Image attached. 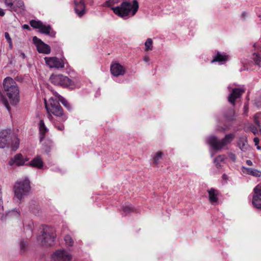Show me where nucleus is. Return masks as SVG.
Masks as SVG:
<instances>
[{
    "label": "nucleus",
    "mask_w": 261,
    "mask_h": 261,
    "mask_svg": "<svg viewBox=\"0 0 261 261\" xmlns=\"http://www.w3.org/2000/svg\"><path fill=\"white\" fill-rule=\"evenodd\" d=\"M19 145V140L11 129H4L0 132V148L10 147L16 150Z\"/></svg>",
    "instance_id": "1"
},
{
    "label": "nucleus",
    "mask_w": 261,
    "mask_h": 261,
    "mask_svg": "<svg viewBox=\"0 0 261 261\" xmlns=\"http://www.w3.org/2000/svg\"><path fill=\"white\" fill-rule=\"evenodd\" d=\"M4 91L13 105H16L19 101V90L16 83L10 77H7L3 81Z\"/></svg>",
    "instance_id": "2"
},
{
    "label": "nucleus",
    "mask_w": 261,
    "mask_h": 261,
    "mask_svg": "<svg viewBox=\"0 0 261 261\" xmlns=\"http://www.w3.org/2000/svg\"><path fill=\"white\" fill-rule=\"evenodd\" d=\"M139 8L138 2L137 0L133 1V4L128 2H123L120 6L116 7H111L113 12L118 16L126 18L131 13L134 16L137 12Z\"/></svg>",
    "instance_id": "3"
},
{
    "label": "nucleus",
    "mask_w": 261,
    "mask_h": 261,
    "mask_svg": "<svg viewBox=\"0 0 261 261\" xmlns=\"http://www.w3.org/2000/svg\"><path fill=\"white\" fill-rule=\"evenodd\" d=\"M49 101L48 105L46 103V101H45V108L48 113V118L51 121L53 119L51 114H53L56 117H59L62 122L65 121L67 117L64 113L59 102L53 98H50Z\"/></svg>",
    "instance_id": "4"
},
{
    "label": "nucleus",
    "mask_w": 261,
    "mask_h": 261,
    "mask_svg": "<svg viewBox=\"0 0 261 261\" xmlns=\"http://www.w3.org/2000/svg\"><path fill=\"white\" fill-rule=\"evenodd\" d=\"M13 190L14 197L17 198L20 203L31 190L30 180L28 178H25L16 181L14 186Z\"/></svg>",
    "instance_id": "5"
},
{
    "label": "nucleus",
    "mask_w": 261,
    "mask_h": 261,
    "mask_svg": "<svg viewBox=\"0 0 261 261\" xmlns=\"http://www.w3.org/2000/svg\"><path fill=\"white\" fill-rule=\"evenodd\" d=\"M41 234L37 237V241L43 246H51L56 238L55 229L48 226H43Z\"/></svg>",
    "instance_id": "6"
},
{
    "label": "nucleus",
    "mask_w": 261,
    "mask_h": 261,
    "mask_svg": "<svg viewBox=\"0 0 261 261\" xmlns=\"http://www.w3.org/2000/svg\"><path fill=\"white\" fill-rule=\"evenodd\" d=\"M234 134L230 133L225 135L223 139L220 140L217 137L212 136L208 138L207 143L211 145L213 150L218 151L230 144L234 139Z\"/></svg>",
    "instance_id": "7"
},
{
    "label": "nucleus",
    "mask_w": 261,
    "mask_h": 261,
    "mask_svg": "<svg viewBox=\"0 0 261 261\" xmlns=\"http://www.w3.org/2000/svg\"><path fill=\"white\" fill-rule=\"evenodd\" d=\"M44 60L46 64L50 68H63L66 60L65 58L59 59L56 57H45Z\"/></svg>",
    "instance_id": "8"
},
{
    "label": "nucleus",
    "mask_w": 261,
    "mask_h": 261,
    "mask_svg": "<svg viewBox=\"0 0 261 261\" xmlns=\"http://www.w3.org/2000/svg\"><path fill=\"white\" fill-rule=\"evenodd\" d=\"M51 257L54 261H70L72 258L71 254L64 249L56 250L53 253Z\"/></svg>",
    "instance_id": "9"
},
{
    "label": "nucleus",
    "mask_w": 261,
    "mask_h": 261,
    "mask_svg": "<svg viewBox=\"0 0 261 261\" xmlns=\"http://www.w3.org/2000/svg\"><path fill=\"white\" fill-rule=\"evenodd\" d=\"M33 41L36 46L37 51L39 53L46 55L50 54L51 49L49 45L44 43L36 36L33 37Z\"/></svg>",
    "instance_id": "10"
},
{
    "label": "nucleus",
    "mask_w": 261,
    "mask_h": 261,
    "mask_svg": "<svg viewBox=\"0 0 261 261\" xmlns=\"http://www.w3.org/2000/svg\"><path fill=\"white\" fill-rule=\"evenodd\" d=\"M244 87L232 88V91L228 96V101L233 106L235 105L236 100L240 98L245 92Z\"/></svg>",
    "instance_id": "11"
},
{
    "label": "nucleus",
    "mask_w": 261,
    "mask_h": 261,
    "mask_svg": "<svg viewBox=\"0 0 261 261\" xmlns=\"http://www.w3.org/2000/svg\"><path fill=\"white\" fill-rule=\"evenodd\" d=\"M28 160L29 159L28 158H24L21 153H17L13 158H11L10 159L8 165L11 166L13 165L17 166H23Z\"/></svg>",
    "instance_id": "12"
},
{
    "label": "nucleus",
    "mask_w": 261,
    "mask_h": 261,
    "mask_svg": "<svg viewBox=\"0 0 261 261\" xmlns=\"http://www.w3.org/2000/svg\"><path fill=\"white\" fill-rule=\"evenodd\" d=\"M252 204L258 209L261 210V185H258L254 188Z\"/></svg>",
    "instance_id": "13"
},
{
    "label": "nucleus",
    "mask_w": 261,
    "mask_h": 261,
    "mask_svg": "<svg viewBox=\"0 0 261 261\" xmlns=\"http://www.w3.org/2000/svg\"><path fill=\"white\" fill-rule=\"evenodd\" d=\"M74 4L75 13L79 17H82L86 12V6L84 0H80L79 2L74 0Z\"/></svg>",
    "instance_id": "14"
},
{
    "label": "nucleus",
    "mask_w": 261,
    "mask_h": 261,
    "mask_svg": "<svg viewBox=\"0 0 261 261\" xmlns=\"http://www.w3.org/2000/svg\"><path fill=\"white\" fill-rule=\"evenodd\" d=\"M253 46L255 51L252 54L251 59L255 65L259 66L261 62V47L257 43H254Z\"/></svg>",
    "instance_id": "15"
},
{
    "label": "nucleus",
    "mask_w": 261,
    "mask_h": 261,
    "mask_svg": "<svg viewBox=\"0 0 261 261\" xmlns=\"http://www.w3.org/2000/svg\"><path fill=\"white\" fill-rule=\"evenodd\" d=\"M110 70L112 74L115 76L123 75L125 72L124 67L117 63L111 65Z\"/></svg>",
    "instance_id": "16"
},
{
    "label": "nucleus",
    "mask_w": 261,
    "mask_h": 261,
    "mask_svg": "<svg viewBox=\"0 0 261 261\" xmlns=\"http://www.w3.org/2000/svg\"><path fill=\"white\" fill-rule=\"evenodd\" d=\"M61 79L60 86L72 89L75 88V84L72 80L62 74Z\"/></svg>",
    "instance_id": "17"
},
{
    "label": "nucleus",
    "mask_w": 261,
    "mask_h": 261,
    "mask_svg": "<svg viewBox=\"0 0 261 261\" xmlns=\"http://www.w3.org/2000/svg\"><path fill=\"white\" fill-rule=\"evenodd\" d=\"M30 166L35 167L38 169H41L43 166V162L40 156L37 155L29 163Z\"/></svg>",
    "instance_id": "18"
},
{
    "label": "nucleus",
    "mask_w": 261,
    "mask_h": 261,
    "mask_svg": "<svg viewBox=\"0 0 261 261\" xmlns=\"http://www.w3.org/2000/svg\"><path fill=\"white\" fill-rule=\"evenodd\" d=\"M39 31L41 33L49 35L51 37H54L56 35V32L52 30L49 25H45L42 24Z\"/></svg>",
    "instance_id": "19"
},
{
    "label": "nucleus",
    "mask_w": 261,
    "mask_h": 261,
    "mask_svg": "<svg viewBox=\"0 0 261 261\" xmlns=\"http://www.w3.org/2000/svg\"><path fill=\"white\" fill-rule=\"evenodd\" d=\"M39 128L40 132V141H41L44 138L45 135L48 131V129L45 125L43 120H41L39 122Z\"/></svg>",
    "instance_id": "20"
},
{
    "label": "nucleus",
    "mask_w": 261,
    "mask_h": 261,
    "mask_svg": "<svg viewBox=\"0 0 261 261\" xmlns=\"http://www.w3.org/2000/svg\"><path fill=\"white\" fill-rule=\"evenodd\" d=\"M228 58V55L225 54H221L220 52L218 51L217 54L214 56V58L212 61V62H225L227 60Z\"/></svg>",
    "instance_id": "21"
},
{
    "label": "nucleus",
    "mask_w": 261,
    "mask_h": 261,
    "mask_svg": "<svg viewBox=\"0 0 261 261\" xmlns=\"http://www.w3.org/2000/svg\"><path fill=\"white\" fill-rule=\"evenodd\" d=\"M238 146L242 151H246L248 147L247 139L244 137H240L238 141Z\"/></svg>",
    "instance_id": "22"
},
{
    "label": "nucleus",
    "mask_w": 261,
    "mask_h": 261,
    "mask_svg": "<svg viewBox=\"0 0 261 261\" xmlns=\"http://www.w3.org/2000/svg\"><path fill=\"white\" fill-rule=\"evenodd\" d=\"M209 200L211 202H216L218 201L217 191L213 188L208 191Z\"/></svg>",
    "instance_id": "23"
},
{
    "label": "nucleus",
    "mask_w": 261,
    "mask_h": 261,
    "mask_svg": "<svg viewBox=\"0 0 261 261\" xmlns=\"http://www.w3.org/2000/svg\"><path fill=\"white\" fill-rule=\"evenodd\" d=\"M13 4V8H12V11H16L17 9H20L22 10H24V5L22 0H14Z\"/></svg>",
    "instance_id": "24"
},
{
    "label": "nucleus",
    "mask_w": 261,
    "mask_h": 261,
    "mask_svg": "<svg viewBox=\"0 0 261 261\" xmlns=\"http://www.w3.org/2000/svg\"><path fill=\"white\" fill-rule=\"evenodd\" d=\"M30 210L31 212L35 215H38L39 213V206L36 204V202L35 201H31L30 203L29 206Z\"/></svg>",
    "instance_id": "25"
},
{
    "label": "nucleus",
    "mask_w": 261,
    "mask_h": 261,
    "mask_svg": "<svg viewBox=\"0 0 261 261\" xmlns=\"http://www.w3.org/2000/svg\"><path fill=\"white\" fill-rule=\"evenodd\" d=\"M62 74L52 75L50 77L51 82L56 85L60 86Z\"/></svg>",
    "instance_id": "26"
},
{
    "label": "nucleus",
    "mask_w": 261,
    "mask_h": 261,
    "mask_svg": "<svg viewBox=\"0 0 261 261\" xmlns=\"http://www.w3.org/2000/svg\"><path fill=\"white\" fill-rule=\"evenodd\" d=\"M2 188L0 185V219H3L5 217V214L4 212L3 201Z\"/></svg>",
    "instance_id": "27"
},
{
    "label": "nucleus",
    "mask_w": 261,
    "mask_h": 261,
    "mask_svg": "<svg viewBox=\"0 0 261 261\" xmlns=\"http://www.w3.org/2000/svg\"><path fill=\"white\" fill-rule=\"evenodd\" d=\"M122 209L125 215L134 212V208L131 204H126L122 206Z\"/></svg>",
    "instance_id": "28"
},
{
    "label": "nucleus",
    "mask_w": 261,
    "mask_h": 261,
    "mask_svg": "<svg viewBox=\"0 0 261 261\" xmlns=\"http://www.w3.org/2000/svg\"><path fill=\"white\" fill-rule=\"evenodd\" d=\"M163 155V153L161 151H158L155 154L153 158V164L156 166H158L160 161L162 159Z\"/></svg>",
    "instance_id": "29"
},
{
    "label": "nucleus",
    "mask_w": 261,
    "mask_h": 261,
    "mask_svg": "<svg viewBox=\"0 0 261 261\" xmlns=\"http://www.w3.org/2000/svg\"><path fill=\"white\" fill-rule=\"evenodd\" d=\"M120 1L121 0H108L103 4L102 6L111 8L113 7V5L118 4Z\"/></svg>",
    "instance_id": "30"
},
{
    "label": "nucleus",
    "mask_w": 261,
    "mask_h": 261,
    "mask_svg": "<svg viewBox=\"0 0 261 261\" xmlns=\"http://www.w3.org/2000/svg\"><path fill=\"white\" fill-rule=\"evenodd\" d=\"M43 23L40 20H31L30 22L31 26L35 29H40Z\"/></svg>",
    "instance_id": "31"
},
{
    "label": "nucleus",
    "mask_w": 261,
    "mask_h": 261,
    "mask_svg": "<svg viewBox=\"0 0 261 261\" xmlns=\"http://www.w3.org/2000/svg\"><path fill=\"white\" fill-rule=\"evenodd\" d=\"M246 170H247L248 174H249L250 175H253V176H254L256 177H258V176H260L259 172L256 169H255L253 168H246Z\"/></svg>",
    "instance_id": "32"
},
{
    "label": "nucleus",
    "mask_w": 261,
    "mask_h": 261,
    "mask_svg": "<svg viewBox=\"0 0 261 261\" xmlns=\"http://www.w3.org/2000/svg\"><path fill=\"white\" fill-rule=\"evenodd\" d=\"M59 96L60 97L59 99L61 101V103L64 106L65 108H67V110L70 111L72 108L70 103L68 102V101L63 97H61L60 95H59Z\"/></svg>",
    "instance_id": "33"
},
{
    "label": "nucleus",
    "mask_w": 261,
    "mask_h": 261,
    "mask_svg": "<svg viewBox=\"0 0 261 261\" xmlns=\"http://www.w3.org/2000/svg\"><path fill=\"white\" fill-rule=\"evenodd\" d=\"M28 242L24 240H21L20 242V252L21 253H23L25 252L27 249V247L28 246Z\"/></svg>",
    "instance_id": "34"
},
{
    "label": "nucleus",
    "mask_w": 261,
    "mask_h": 261,
    "mask_svg": "<svg viewBox=\"0 0 261 261\" xmlns=\"http://www.w3.org/2000/svg\"><path fill=\"white\" fill-rule=\"evenodd\" d=\"M64 241L66 244L69 247H71L73 245V241L69 235H66L64 238Z\"/></svg>",
    "instance_id": "35"
},
{
    "label": "nucleus",
    "mask_w": 261,
    "mask_h": 261,
    "mask_svg": "<svg viewBox=\"0 0 261 261\" xmlns=\"http://www.w3.org/2000/svg\"><path fill=\"white\" fill-rule=\"evenodd\" d=\"M145 50H152V40L151 38H148L145 43Z\"/></svg>",
    "instance_id": "36"
},
{
    "label": "nucleus",
    "mask_w": 261,
    "mask_h": 261,
    "mask_svg": "<svg viewBox=\"0 0 261 261\" xmlns=\"http://www.w3.org/2000/svg\"><path fill=\"white\" fill-rule=\"evenodd\" d=\"M224 160V156L223 155H218L215 160L214 162L217 167L219 168L220 167V165L219 162H222Z\"/></svg>",
    "instance_id": "37"
},
{
    "label": "nucleus",
    "mask_w": 261,
    "mask_h": 261,
    "mask_svg": "<svg viewBox=\"0 0 261 261\" xmlns=\"http://www.w3.org/2000/svg\"><path fill=\"white\" fill-rule=\"evenodd\" d=\"M14 0H5V4L6 7L10 10L12 11V8H13V2Z\"/></svg>",
    "instance_id": "38"
},
{
    "label": "nucleus",
    "mask_w": 261,
    "mask_h": 261,
    "mask_svg": "<svg viewBox=\"0 0 261 261\" xmlns=\"http://www.w3.org/2000/svg\"><path fill=\"white\" fill-rule=\"evenodd\" d=\"M260 115V114H257L254 116V123L258 128H260L261 127L260 123L258 120Z\"/></svg>",
    "instance_id": "39"
},
{
    "label": "nucleus",
    "mask_w": 261,
    "mask_h": 261,
    "mask_svg": "<svg viewBox=\"0 0 261 261\" xmlns=\"http://www.w3.org/2000/svg\"><path fill=\"white\" fill-rule=\"evenodd\" d=\"M55 126L56 128L61 131H63L64 129V126L62 123L59 124L55 123Z\"/></svg>",
    "instance_id": "40"
},
{
    "label": "nucleus",
    "mask_w": 261,
    "mask_h": 261,
    "mask_svg": "<svg viewBox=\"0 0 261 261\" xmlns=\"http://www.w3.org/2000/svg\"><path fill=\"white\" fill-rule=\"evenodd\" d=\"M228 156L229 158L233 161L235 162L236 160V156L235 154L232 152L228 153Z\"/></svg>",
    "instance_id": "41"
},
{
    "label": "nucleus",
    "mask_w": 261,
    "mask_h": 261,
    "mask_svg": "<svg viewBox=\"0 0 261 261\" xmlns=\"http://www.w3.org/2000/svg\"><path fill=\"white\" fill-rule=\"evenodd\" d=\"M247 16V13L246 11H243L241 13L240 17L242 20L244 21V20H245Z\"/></svg>",
    "instance_id": "42"
},
{
    "label": "nucleus",
    "mask_w": 261,
    "mask_h": 261,
    "mask_svg": "<svg viewBox=\"0 0 261 261\" xmlns=\"http://www.w3.org/2000/svg\"><path fill=\"white\" fill-rule=\"evenodd\" d=\"M5 37L6 39L7 40V41H8V42L12 41L11 38L10 36V35L8 32L5 33Z\"/></svg>",
    "instance_id": "43"
},
{
    "label": "nucleus",
    "mask_w": 261,
    "mask_h": 261,
    "mask_svg": "<svg viewBox=\"0 0 261 261\" xmlns=\"http://www.w3.org/2000/svg\"><path fill=\"white\" fill-rule=\"evenodd\" d=\"M255 104L257 107H261V97H258L256 100Z\"/></svg>",
    "instance_id": "44"
},
{
    "label": "nucleus",
    "mask_w": 261,
    "mask_h": 261,
    "mask_svg": "<svg viewBox=\"0 0 261 261\" xmlns=\"http://www.w3.org/2000/svg\"><path fill=\"white\" fill-rule=\"evenodd\" d=\"M9 213H10V214L14 213V215L16 217L19 216V211L18 209H15L13 211H12V212H10Z\"/></svg>",
    "instance_id": "45"
},
{
    "label": "nucleus",
    "mask_w": 261,
    "mask_h": 261,
    "mask_svg": "<svg viewBox=\"0 0 261 261\" xmlns=\"http://www.w3.org/2000/svg\"><path fill=\"white\" fill-rule=\"evenodd\" d=\"M244 113L245 114H247V113L248 112V106L247 103H245L244 106Z\"/></svg>",
    "instance_id": "46"
},
{
    "label": "nucleus",
    "mask_w": 261,
    "mask_h": 261,
    "mask_svg": "<svg viewBox=\"0 0 261 261\" xmlns=\"http://www.w3.org/2000/svg\"><path fill=\"white\" fill-rule=\"evenodd\" d=\"M230 111L231 115L230 116H225V117L228 119H232V117H233V111L232 110H230Z\"/></svg>",
    "instance_id": "47"
},
{
    "label": "nucleus",
    "mask_w": 261,
    "mask_h": 261,
    "mask_svg": "<svg viewBox=\"0 0 261 261\" xmlns=\"http://www.w3.org/2000/svg\"><path fill=\"white\" fill-rule=\"evenodd\" d=\"M253 141H254V142L255 143V145H257L258 144V143H259V139L258 138L255 137V138H254Z\"/></svg>",
    "instance_id": "48"
},
{
    "label": "nucleus",
    "mask_w": 261,
    "mask_h": 261,
    "mask_svg": "<svg viewBox=\"0 0 261 261\" xmlns=\"http://www.w3.org/2000/svg\"><path fill=\"white\" fill-rule=\"evenodd\" d=\"M251 130L252 133H253L254 134L257 133L258 132L257 128L255 127V126H253L252 127H251Z\"/></svg>",
    "instance_id": "49"
},
{
    "label": "nucleus",
    "mask_w": 261,
    "mask_h": 261,
    "mask_svg": "<svg viewBox=\"0 0 261 261\" xmlns=\"http://www.w3.org/2000/svg\"><path fill=\"white\" fill-rule=\"evenodd\" d=\"M246 163L248 166H252L253 165V163L251 160H247Z\"/></svg>",
    "instance_id": "50"
},
{
    "label": "nucleus",
    "mask_w": 261,
    "mask_h": 261,
    "mask_svg": "<svg viewBox=\"0 0 261 261\" xmlns=\"http://www.w3.org/2000/svg\"><path fill=\"white\" fill-rule=\"evenodd\" d=\"M22 28H23L24 29H27V30H29V29H30V27H29L28 24H24V25L22 26Z\"/></svg>",
    "instance_id": "51"
},
{
    "label": "nucleus",
    "mask_w": 261,
    "mask_h": 261,
    "mask_svg": "<svg viewBox=\"0 0 261 261\" xmlns=\"http://www.w3.org/2000/svg\"><path fill=\"white\" fill-rule=\"evenodd\" d=\"M5 15V12L2 9H0V16H3Z\"/></svg>",
    "instance_id": "52"
},
{
    "label": "nucleus",
    "mask_w": 261,
    "mask_h": 261,
    "mask_svg": "<svg viewBox=\"0 0 261 261\" xmlns=\"http://www.w3.org/2000/svg\"><path fill=\"white\" fill-rule=\"evenodd\" d=\"M20 56L22 57L23 59H24L25 58V55L24 53H21Z\"/></svg>",
    "instance_id": "53"
},
{
    "label": "nucleus",
    "mask_w": 261,
    "mask_h": 261,
    "mask_svg": "<svg viewBox=\"0 0 261 261\" xmlns=\"http://www.w3.org/2000/svg\"><path fill=\"white\" fill-rule=\"evenodd\" d=\"M144 60L145 62H148V61H149V57H145L144 58Z\"/></svg>",
    "instance_id": "54"
},
{
    "label": "nucleus",
    "mask_w": 261,
    "mask_h": 261,
    "mask_svg": "<svg viewBox=\"0 0 261 261\" xmlns=\"http://www.w3.org/2000/svg\"><path fill=\"white\" fill-rule=\"evenodd\" d=\"M8 43H9V47L10 48H12V47H13L12 41H11L10 42H8Z\"/></svg>",
    "instance_id": "55"
},
{
    "label": "nucleus",
    "mask_w": 261,
    "mask_h": 261,
    "mask_svg": "<svg viewBox=\"0 0 261 261\" xmlns=\"http://www.w3.org/2000/svg\"><path fill=\"white\" fill-rule=\"evenodd\" d=\"M256 146H257V147H256V148H257V149L258 150L261 149V147L259 146L258 145H256Z\"/></svg>",
    "instance_id": "56"
},
{
    "label": "nucleus",
    "mask_w": 261,
    "mask_h": 261,
    "mask_svg": "<svg viewBox=\"0 0 261 261\" xmlns=\"http://www.w3.org/2000/svg\"><path fill=\"white\" fill-rule=\"evenodd\" d=\"M45 152H46V153H48V152H49V149H45Z\"/></svg>",
    "instance_id": "57"
},
{
    "label": "nucleus",
    "mask_w": 261,
    "mask_h": 261,
    "mask_svg": "<svg viewBox=\"0 0 261 261\" xmlns=\"http://www.w3.org/2000/svg\"><path fill=\"white\" fill-rule=\"evenodd\" d=\"M226 176V175H225V174H224L223 175V177H224V176Z\"/></svg>",
    "instance_id": "58"
},
{
    "label": "nucleus",
    "mask_w": 261,
    "mask_h": 261,
    "mask_svg": "<svg viewBox=\"0 0 261 261\" xmlns=\"http://www.w3.org/2000/svg\"><path fill=\"white\" fill-rule=\"evenodd\" d=\"M228 88L229 89H230V86H229L228 87Z\"/></svg>",
    "instance_id": "59"
},
{
    "label": "nucleus",
    "mask_w": 261,
    "mask_h": 261,
    "mask_svg": "<svg viewBox=\"0 0 261 261\" xmlns=\"http://www.w3.org/2000/svg\"><path fill=\"white\" fill-rule=\"evenodd\" d=\"M259 18H261V16L259 15Z\"/></svg>",
    "instance_id": "60"
}]
</instances>
